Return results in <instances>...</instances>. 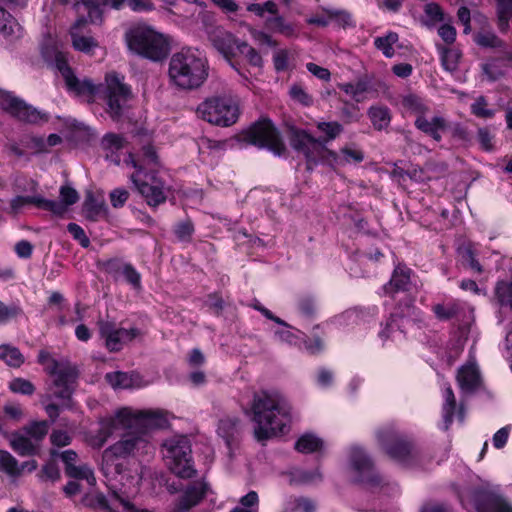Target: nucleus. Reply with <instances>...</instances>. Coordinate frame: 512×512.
Here are the masks:
<instances>
[{"mask_svg": "<svg viewBox=\"0 0 512 512\" xmlns=\"http://www.w3.org/2000/svg\"><path fill=\"white\" fill-rule=\"evenodd\" d=\"M326 145L325 141L316 139L305 130H296L291 137V146L305 156L308 166L318 162L329 165L341 164V156L329 150Z\"/></svg>", "mask_w": 512, "mask_h": 512, "instance_id": "8", "label": "nucleus"}, {"mask_svg": "<svg viewBox=\"0 0 512 512\" xmlns=\"http://www.w3.org/2000/svg\"><path fill=\"white\" fill-rule=\"evenodd\" d=\"M415 127L423 133L430 135L434 130H445L447 122L441 116H434L432 119H427L426 116L417 117L415 120Z\"/></svg>", "mask_w": 512, "mask_h": 512, "instance_id": "41", "label": "nucleus"}, {"mask_svg": "<svg viewBox=\"0 0 512 512\" xmlns=\"http://www.w3.org/2000/svg\"><path fill=\"white\" fill-rule=\"evenodd\" d=\"M9 389L11 392L16 394H22L30 396L35 392V386L27 379L17 377L9 382Z\"/></svg>", "mask_w": 512, "mask_h": 512, "instance_id": "54", "label": "nucleus"}, {"mask_svg": "<svg viewBox=\"0 0 512 512\" xmlns=\"http://www.w3.org/2000/svg\"><path fill=\"white\" fill-rule=\"evenodd\" d=\"M288 509L293 512L298 509H302L304 512H314L315 504L308 498L299 497L293 498L289 501Z\"/></svg>", "mask_w": 512, "mask_h": 512, "instance_id": "62", "label": "nucleus"}, {"mask_svg": "<svg viewBox=\"0 0 512 512\" xmlns=\"http://www.w3.org/2000/svg\"><path fill=\"white\" fill-rule=\"evenodd\" d=\"M130 50L153 61L164 59L169 52V43L163 34L147 25H136L125 34Z\"/></svg>", "mask_w": 512, "mask_h": 512, "instance_id": "6", "label": "nucleus"}, {"mask_svg": "<svg viewBox=\"0 0 512 512\" xmlns=\"http://www.w3.org/2000/svg\"><path fill=\"white\" fill-rule=\"evenodd\" d=\"M209 76V64L205 55L194 48H183L172 54L169 60L170 83L179 90L200 88Z\"/></svg>", "mask_w": 512, "mask_h": 512, "instance_id": "4", "label": "nucleus"}, {"mask_svg": "<svg viewBox=\"0 0 512 512\" xmlns=\"http://www.w3.org/2000/svg\"><path fill=\"white\" fill-rule=\"evenodd\" d=\"M0 108L20 121L39 124L49 120V115L37 110L15 96L12 92L0 89Z\"/></svg>", "mask_w": 512, "mask_h": 512, "instance_id": "13", "label": "nucleus"}, {"mask_svg": "<svg viewBox=\"0 0 512 512\" xmlns=\"http://www.w3.org/2000/svg\"><path fill=\"white\" fill-rule=\"evenodd\" d=\"M266 26L278 33H281L287 37L295 35L294 25L287 23L282 16H275L266 20Z\"/></svg>", "mask_w": 512, "mask_h": 512, "instance_id": "51", "label": "nucleus"}, {"mask_svg": "<svg viewBox=\"0 0 512 512\" xmlns=\"http://www.w3.org/2000/svg\"><path fill=\"white\" fill-rule=\"evenodd\" d=\"M493 299L500 308L512 311V281H498L494 287Z\"/></svg>", "mask_w": 512, "mask_h": 512, "instance_id": "36", "label": "nucleus"}, {"mask_svg": "<svg viewBox=\"0 0 512 512\" xmlns=\"http://www.w3.org/2000/svg\"><path fill=\"white\" fill-rule=\"evenodd\" d=\"M238 53L245 56V58L251 65L255 67L262 66L263 61L260 54L246 42H241Z\"/></svg>", "mask_w": 512, "mask_h": 512, "instance_id": "57", "label": "nucleus"}, {"mask_svg": "<svg viewBox=\"0 0 512 512\" xmlns=\"http://www.w3.org/2000/svg\"><path fill=\"white\" fill-rule=\"evenodd\" d=\"M474 42L482 48H499L506 46L505 42L493 31L483 30L474 34Z\"/></svg>", "mask_w": 512, "mask_h": 512, "instance_id": "39", "label": "nucleus"}, {"mask_svg": "<svg viewBox=\"0 0 512 512\" xmlns=\"http://www.w3.org/2000/svg\"><path fill=\"white\" fill-rule=\"evenodd\" d=\"M72 44L76 50L88 53L97 46V42L91 37H85L76 32H71Z\"/></svg>", "mask_w": 512, "mask_h": 512, "instance_id": "55", "label": "nucleus"}, {"mask_svg": "<svg viewBox=\"0 0 512 512\" xmlns=\"http://www.w3.org/2000/svg\"><path fill=\"white\" fill-rule=\"evenodd\" d=\"M239 426L240 420L237 417H225L219 421L217 433L225 441L229 449L237 440Z\"/></svg>", "mask_w": 512, "mask_h": 512, "instance_id": "28", "label": "nucleus"}, {"mask_svg": "<svg viewBox=\"0 0 512 512\" xmlns=\"http://www.w3.org/2000/svg\"><path fill=\"white\" fill-rule=\"evenodd\" d=\"M438 51L441 56V63L443 68L448 72H455L458 69L461 52L455 48H447L438 46Z\"/></svg>", "mask_w": 512, "mask_h": 512, "instance_id": "40", "label": "nucleus"}, {"mask_svg": "<svg viewBox=\"0 0 512 512\" xmlns=\"http://www.w3.org/2000/svg\"><path fill=\"white\" fill-rule=\"evenodd\" d=\"M292 408L287 399L276 390H261L253 395L250 415L253 434L263 442L284 434L291 423Z\"/></svg>", "mask_w": 512, "mask_h": 512, "instance_id": "2", "label": "nucleus"}, {"mask_svg": "<svg viewBox=\"0 0 512 512\" xmlns=\"http://www.w3.org/2000/svg\"><path fill=\"white\" fill-rule=\"evenodd\" d=\"M106 380L113 388L130 389L141 386V377L136 373L120 371L107 373Z\"/></svg>", "mask_w": 512, "mask_h": 512, "instance_id": "29", "label": "nucleus"}, {"mask_svg": "<svg viewBox=\"0 0 512 512\" xmlns=\"http://www.w3.org/2000/svg\"><path fill=\"white\" fill-rule=\"evenodd\" d=\"M108 481V486L113 497L122 505V499L128 500L129 494L136 491L140 479L137 475L131 473L126 463H122V468L115 474H104Z\"/></svg>", "mask_w": 512, "mask_h": 512, "instance_id": "18", "label": "nucleus"}, {"mask_svg": "<svg viewBox=\"0 0 512 512\" xmlns=\"http://www.w3.org/2000/svg\"><path fill=\"white\" fill-rule=\"evenodd\" d=\"M350 467L356 475V480L371 489L381 487L383 478L375 468L371 458L360 447H352L349 457Z\"/></svg>", "mask_w": 512, "mask_h": 512, "instance_id": "14", "label": "nucleus"}, {"mask_svg": "<svg viewBox=\"0 0 512 512\" xmlns=\"http://www.w3.org/2000/svg\"><path fill=\"white\" fill-rule=\"evenodd\" d=\"M129 198V192L125 188H115L109 193L111 205L114 208H121Z\"/></svg>", "mask_w": 512, "mask_h": 512, "instance_id": "63", "label": "nucleus"}, {"mask_svg": "<svg viewBox=\"0 0 512 512\" xmlns=\"http://www.w3.org/2000/svg\"><path fill=\"white\" fill-rule=\"evenodd\" d=\"M50 442L53 448L58 449L70 445L72 436L63 430H53L50 435Z\"/></svg>", "mask_w": 512, "mask_h": 512, "instance_id": "60", "label": "nucleus"}, {"mask_svg": "<svg viewBox=\"0 0 512 512\" xmlns=\"http://www.w3.org/2000/svg\"><path fill=\"white\" fill-rule=\"evenodd\" d=\"M74 9L77 13L87 12L91 23L102 22V10L96 0H74Z\"/></svg>", "mask_w": 512, "mask_h": 512, "instance_id": "37", "label": "nucleus"}, {"mask_svg": "<svg viewBox=\"0 0 512 512\" xmlns=\"http://www.w3.org/2000/svg\"><path fill=\"white\" fill-rule=\"evenodd\" d=\"M456 379L461 390L467 393H472L481 386L480 371L474 362L462 365L458 369Z\"/></svg>", "mask_w": 512, "mask_h": 512, "instance_id": "21", "label": "nucleus"}, {"mask_svg": "<svg viewBox=\"0 0 512 512\" xmlns=\"http://www.w3.org/2000/svg\"><path fill=\"white\" fill-rule=\"evenodd\" d=\"M339 89L356 102H362L366 98V93L370 90V81L367 78H360L356 82L339 84Z\"/></svg>", "mask_w": 512, "mask_h": 512, "instance_id": "34", "label": "nucleus"}, {"mask_svg": "<svg viewBox=\"0 0 512 512\" xmlns=\"http://www.w3.org/2000/svg\"><path fill=\"white\" fill-rule=\"evenodd\" d=\"M496 2V24L498 30L505 34L510 29L512 19V0H495Z\"/></svg>", "mask_w": 512, "mask_h": 512, "instance_id": "35", "label": "nucleus"}, {"mask_svg": "<svg viewBox=\"0 0 512 512\" xmlns=\"http://www.w3.org/2000/svg\"><path fill=\"white\" fill-rule=\"evenodd\" d=\"M50 456L52 459H60L65 468V474L74 479L86 480L89 485H94L96 479L93 470L87 464L76 465L78 461V454L72 450L67 449L60 451L59 449L51 448Z\"/></svg>", "mask_w": 512, "mask_h": 512, "instance_id": "17", "label": "nucleus"}, {"mask_svg": "<svg viewBox=\"0 0 512 512\" xmlns=\"http://www.w3.org/2000/svg\"><path fill=\"white\" fill-rule=\"evenodd\" d=\"M60 198L61 202L59 203L62 204L66 210L67 206L73 205L79 200V194L70 186H62L60 188Z\"/></svg>", "mask_w": 512, "mask_h": 512, "instance_id": "61", "label": "nucleus"}, {"mask_svg": "<svg viewBox=\"0 0 512 512\" xmlns=\"http://www.w3.org/2000/svg\"><path fill=\"white\" fill-rule=\"evenodd\" d=\"M316 128L324 134L323 137H319L318 139L325 141V144L336 139L344 130L342 124L337 121H320L316 123Z\"/></svg>", "mask_w": 512, "mask_h": 512, "instance_id": "46", "label": "nucleus"}, {"mask_svg": "<svg viewBox=\"0 0 512 512\" xmlns=\"http://www.w3.org/2000/svg\"><path fill=\"white\" fill-rule=\"evenodd\" d=\"M49 429L48 422L43 421H34L29 425L23 428V432L29 436L32 440H35L38 446H40V442L47 435Z\"/></svg>", "mask_w": 512, "mask_h": 512, "instance_id": "48", "label": "nucleus"}, {"mask_svg": "<svg viewBox=\"0 0 512 512\" xmlns=\"http://www.w3.org/2000/svg\"><path fill=\"white\" fill-rule=\"evenodd\" d=\"M323 12L329 16L331 22L343 29L354 28L356 22L352 14L345 9L322 8Z\"/></svg>", "mask_w": 512, "mask_h": 512, "instance_id": "38", "label": "nucleus"}, {"mask_svg": "<svg viewBox=\"0 0 512 512\" xmlns=\"http://www.w3.org/2000/svg\"><path fill=\"white\" fill-rule=\"evenodd\" d=\"M21 314L22 309L18 305L12 304L8 306L0 301V324H5Z\"/></svg>", "mask_w": 512, "mask_h": 512, "instance_id": "58", "label": "nucleus"}, {"mask_svg": "<svg viewBox=\"0 0 512 512\" xmlns=\"http://www.w3.org/2000/svg\"><path fill=\"white\" fill-rule=\"evenodd\" d=\"M471 113L478 118L490 119L494 117L495 110L488 108V102L484 96H479L471 104Z\"/></svg>", "mask_w": 512, "mask_h": 512, "instance_id": "53", "label": "nucleus"}, {"mask_svg": "<svg viewBox=\"0 0 512 512\" xmlns=\"http://www.w3.org/2000/svg\"><path fill=\"white\" fill-rule=\"evenodd\" d=\"M402 106L404 109L417 117L425 116L429 112V107L423 99L415 94H407L402 97Z\"/></svg>", "mask_w": 512, "mask_h": 512, "instance_id": "42", "label": "nucleus"}, {"mask_svg": "<svg viewBox=\"0 0 512 512\" xmlns=\"http://www.w3.org/2000/svg\"><path fill=\"white\" fill-rule=\"evenodd\" d=\"M27 204H33L37 208L47 210L55 215H62L65 213L64 206L58 201L48 200L42 196H16L10 201L11 213L16 215Z\"/></svg>", "mask_w": 512, "mask_h": 512, "instance_id": "20", "label": "nucleus"}, {"mask_svg": "<svg viewBox=\"0 0 512 512\" xmlns=\"http://www.w3.org/2000/svg\"><path fill=\"white\" fill-rule=\"evenodd\" d=\"M462 307L459 302L452 301L446 304H437L433 307V312L440 320H449L456 317L461 311Z\"/></svg>", "mask_w": 512, "mask_h": 512, "instance_id": "50", "label": "nucleus"}, {"mask_svg": "<svg viewBox=\"0 0 512 512\" xmlns=\"http://www.w3.org/2000/svg\"><path fill=\"white\" fill-rule=\"evenodd\" d=\"M214 47L226 58L237 55L241 42L231 33L219 30L211 38Z\"/></svg>", "mask_w": 512, "mask_h": 512, "instance_id": "24", "label": "nucleus"}, {"mask_svg": "<svg viewBox=\"0 0 512 512\" xmlns=\"http://www.w3.org/2000/svg\"><path fill=\"white\" fill-rule=\"evenodd\" d=\"M21 26L17 20L5 9L0 7V34L10 40L21 36Z\"/></svg>", "mask_w": 512, "mask_h": 512, "instance_id": "33", "label": "nucleus"}, {"mask_svg": "<svg viewBox=\"0 0 512 512\" xmlns=\"http://www.w3.org/2000/svg\"><path fill=\"white\" fill-rule=\"evenodd\" d=\"M0 359L8 366L18 368L24 363V356L17 347L11 345L0 346Z\"/></svg>", "mask_w": 512, "mask_h": 512, "instance_id": "44", "label": "nucleus"}, {"mask_svg": "<svg viewBox=\"0 0 512 512\" xmlns=\"http://www.w3.org/2000/svg\"><path fill=\"white\" fill-rule=\"evenodd\" d=\"M99 334L105 340V346L110 352H118L123 346L135 339L140 331L137 328H116L112 321H98Z\"/></svg>", "mask_w": 512, "mask_h": 512, "instance_id": "16", "label": "nucleus"}, {"mask_svg": "<svg viewBox=\"0 0 512 512\" xmlns=\"http://www.w3.org/2000/svg\"><path fill=\"white\" fill-rule=\"evenodd\" d=\"M129 409L123 408L117 412L115 417L104 419L100 422V428L92 437L91 443L94 447H102L106 441L119 429H129Z\"/></svg>", "mask_w": 512, "mask_h": 512, "instance_id": "19", "label": "nucleus"}, {"mask_svg": "<svg viewBox=\"0 0 512 512\" xmlns=\"http://www.w3.org/2000/svg\"><path fill=\"white\" fill-rule=\"evenodd\" d=\"M425 18L422 23L427 27H432L443 20V12L440 6L434 2L427 3L424 8Z\"/></svg>", "mask_w": 512, "mask_h": 512, "instance_id": "52", "label": "nucleus"}, {"mask_svg": "<svg viewBox=\"0 0 512 512\" xmlns=\"http://www.w3.org/2000/svg\"><path fill=\"white\" fill-rule=\"evenodd\" d=\"M443 397V419L445 423V429H448L451 423L453 422L454 412L456 409V398L449 384L445 387Z\"/></svg>", "mask_w": 512, "mask_h": 512, "instance_id": "43", "label": "nucleus"}, {"mask_svg": "<svg viewBox=\"0 0 512 512\" xmlns=\"http://www.w3.org/2000/svg\"><path fill=\"white\" fill-rule=\"evenodd\" d=\"M37 468V462L30 460L19 464L18 461L8 451L0 450V471L6 473L10 478L20 477L24 470L29 472Z\"/></svg>", "mask_w": 512, "mask_h": 512, "instance_id": "22", "label": "nucleus"}, {"mask_svg": "<svg viewBox=\"0 0 512 512\" xmlns=\"http://www.w3.org/2000/svg\"><path fill=\"white\" fill-rule=\"evenodd\" d=\"M21 26L17 20L5 9L0 7V34L10 40L21 36Z\"/></svg>", "mask_w": 512, "mask_h": 512, "instance_id": "32", "label": "nucleus"}, {"mask_svg": "<svg viewBox=\"0 0 512 512\" xmlns=\"http://www.w3.org/2000/svg\"><path fill=\"white\" fill-rule=\"evenodd\" d=\"M56 68L61 73L68 91L77 96H87L93 99L97 94L105 102V111L113 121L123 119L133 98L131 86L125 83V76L111 71L106 73L104 83L95 85L85 78L80 80L68 65L67 54L56 51L54 55Z\"/></svg>", "mask_w": 512, "mask_h": 512, "instance_id": "1", "label": "nucleus"}, {"mask_svg": "<svg viewBox=\"0 0 512 512\" xmlns=\"http://www.w3.org/2000/svg\"><path fill=\"white\" fill-rule=\"evenodd\" d=\"M398 39L399 37L397 33L389 32L385 36L375 38L374 45L378 50L382 51L387 58H391L395 54L393 45L398 41Z\"/></svg>", "mask_w": 512, "mask_h": 512, "instance_id": "49", "label": "nucleus"}, {"mask_svg": "<svg viewBox=\"0 0 512 512\" xmlns=\"http://www.w3.org/2000/svg\"><path fill=\"white\" fill-rule=\"evenodd\" d=\"M411 283V270L405 266H397L390 281L384 285L386 294L393 295L397 292H404L409 289Z\"/></svg>", "mask_w": 512, "mask_h": 512, "instance_id": "25", "label": "nucleus"}, {"mask_svg": "<svg viewBox=\"0 0 512 512\" xmlns=\"http://www.w3.org/2000/svg\"><path fill=\"white\" fill-rule=\"evenodd\" d=\"M128 423L129 429H135L139 435L143 433V437L147 439L149 429L168 426V412L160 409L133 412L129 409Z\"/></svg>", "mask_w": 512, "mask_h": 512, "instance_id": "15", "label": "nucleus"}, {"mask_svg": "<svg viewBox=\"0 0 512 512\" xmlns=\"http://www.w3.org/2000/svg\"><path fill=\"white\" fill-rule=\"evenodd\" d=\"M291 98L302 105L309 106L312 103V98L301 85L294 84L289 90Z\"/></svg>", "mask_w": 512, "mask_h": 512, "instance_id": "64", "label": "nucleus"}, {"mask_svg": "<svg viewBox=\"0 0 512 512\" xmlns=\"http://www.w3.org/2000/svg\"><path fill=\"white\" fill-rule=\"evenodd\" d=\"M483 512H512V504L500 495L486 497Z\"/></svg>", "mask_w": 512, "mask_h": 512, "instance_id": "47", "label": "nucleus"}, {"mask_svg": "<svg viewBox=\"0 0 512 512\" xmlns=\"http://www.w3.org/2000/svg\"><path fill=\"white\" fill-rule=\"evenodd\" d=\"M82 210L85 218L94 222L108 215V207L104 199H98L92 193L86 195Z\"/></svg>", "mask_w": 512, "mask_h": 512, "instance_id": "27", "label": "nucleus"}, {"mask_svg": "<svg viewBox=\"0 0 512 512\" xmlns=\"http://www.w3.org/2000/svg\"><path fill=\"white\" fill-rule=\"evenodd\" d=\"M12 449L21 456H31L37 453L39 446L25 433H14L10 439Z\"/></svg>", "mask_w": 512, "mask_h": 512, "instance_id": "30", "label": "nucleus"}, {"mask_svg": "<svg viewBox=\"0 0 512 512\" xmlns=\"http://www.w3.org/2000/svg\"><path fill=\"white\" fill-rule=\"evenodd\" d=\"M174 231L180 241L189 242L194 232V226L190 220H186L178 223Z\"/></svg>", "mask_w": 512, "mask_h": 512, "instance_id": "59", "label": "nucleus"}, {"mask_svg": "<svg viewBox=\"0 0 512 512\" xmlns=\"http://www.w3.org/2000/svg\"><path fill=\"white\" fill-rule=\"evenodd\" d=\"M243 138L250 144L266 148L277 156H281L286 149L278 130L268 119L253 124L245 132Z\"/></svg>", "mask_w": 512, "mask_h": 512, "instance_id": "12", "label": "nucleus"}, {"mask_svg": "<svg viewBox=\"0 0 512 512\" xmlns=\"http://www.w3.org/2000/svg\"><path fill=\"white\" fill-rule=\"evenodd\" d=\"M148 440L139 435L135 429H127L121 439L107 448L102 456L103 474H115L122 468L125 459L141 448L146 447Z\"/></svg>", "mask_w": 512, "mask_h": 512, "instance_id": "7", "label": "nucleus"}, {"mask_svg": "<svg viewBox=\"0 0 512 512\" xmlns=\"http://www.w3.org/2000/svg\"><path fill=\"white\" fill-rule=\"evenodd\" d=\"M106 269L115 276L121 274L133 288H141V275L131 264L110 260L106 263Z\"/></svg>", "mask_w": 512, "mask_h": 512, "instance_id": "26", "label": "nucleus"}, {"mask_svg": "<svg viewBox=\"0 0 512 512\" xmlns=\"http://www.w3.org/2000/svg\"><path fill=\"white\" fill-rule=\"evenodd\" d=\"M197 114L211 124L228 127L238 120L239 106L231 97L214 96L199 104Z\"/></svg>", "mask_w": 512, "mask_h": 512, "instance_id": "9", "label": "nucleus"}, {"mask_svg": "<svg viewBox=\"0 0 512 512\" xmlns=\"http://www.w3.org/2000/svg\"><path fill=\"white\" fill-rule=\"evenodd\" d=\"M376 437L386 454L395 461L410 464L417 451L408 438L400 434L392 424L382 426L376 431Z\"/></svg>", "mask_w": 512, "mask_h": 512, "instance_id": "10", "label": "nucleus"}, {"mask_svg": "<svg viewBox=\"0 0 512 512\" xmlns=\"http://www.w3.org/2000/svg\"><path fill=\"white\" fill-rule=\"evenodd\" d=\"M207 486L196 482L188 486L176 504L177 512H185L196 506L205 496Z\"/></svg>", "mask_w": 512, "mask_h": 512, "instance_id": "23", "label": "nucleus"}, {"mask_svg": "<svg viewBox=\"0 0 512 512\" xmlns=\"http://www.w3.org/2000/svg\"><path fill=\"white\" fill-rule=\"evenodd\" d=\"M38 362L44 366L46 373L54 377L53 381L47 386L43 401L52 398L69 401L78 377L76 367L66 359L56 360L52 358L45 350L39 352Z\"/></svg>", "mask_w": 512, "mask_h": 512, "instance_id": "5", "label": "nucleus"}, {"mask_svg": "<svg viewBox=\"0 0 512 512\" xmlns=\"http://www.w3.org/2000/svg\"><path fill=\"white\" fill-rule=\"evenodd\" d=\"M367 115L374 129L378 131L387 129L392 119L390 109L383 105L371 106L367 111Z\"/></svg>", "mask_w": 512, "mask_h": 512, "instance_id": "31", "label": "nucleus"}, {"mask_svg": "<svg viewBox=\"0 0 512 512\" xmlns=\"http://www.w3.org/2000/svg\"><path fill=\"white\" fill-rule=\"evenodd\" d=\"M124 162L135 168V172L130 175V180L146 203L151 207L163 204L167 194L164 181L155 171L159 166L155 148L151 145L144 146L141 161H136L133 154L129 153Z\"/></svg>", "mask_w": 512, "mask_h": 512, "instance_id": "3", "label": "nucleus"}, {"mask_svg": "<svg viewBox=\"0 0 512 512\" xmlns=\"http://www.w3.org/2000/svg\"><path fill=\"white\" fill-rule=\"evenodd\" d=\"M125 146V139L118 134L108 133L102 139L103 149L114 153Z\"/></svg>", "mask_w": 512, "mask_h": 512, "instance_id": "56", "label": "nucleus"}, {"mask_svg": "<svg viewBox=\"0 0 512 512\" xmlns=\"http://www.w3.org/2000/svg\"><path fill=\"white\" fill-rule=\"evenodd\" d=\"M164 457L170 470L181 478H191L196 471L193 468L190 441L185 436H175L163 444Z\"/></svg>", "mask_w": 512, "mask_h": 512, "instance_id": "11", "label": "nucleus"}, {"mask_svg": "<svg viewBox=\"0 0 512 512\" xmlns=\"http://www.w3.org/2000/svg\"><path fill=\"white\" fill-rule=\"evenodd\" d=\"M322 446L323 441L314 434H304L295 443V449L300 453H313Z\"/></svg>", "mask_w": 512, "mask_h": 512, "instance_id": "45", "label": "nucleus"}]
</instances>
